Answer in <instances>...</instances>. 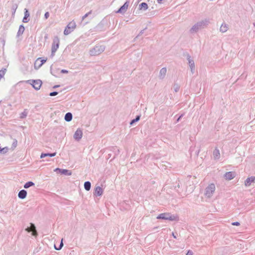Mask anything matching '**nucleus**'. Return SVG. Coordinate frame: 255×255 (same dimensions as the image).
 Listing matches in <instances>:
<instances>
[{
    "instance_id": "obj_4",
    "label": "nucleus",
    "mask_w": 255,
    "mask_h": 255,
    "mask_svg": "<svg viewBox=\"0 0 255 255\" xmlns=\"http://www.w3.org/2000/svg\"><path fill=\"white\" fill-rule=\"evenodd\" d=\"M105 48L103 45H97L90 50V55L92 56H97L104 51Z\"/></svg>"
},
{
    "instance_id": "obj_24",
    "label": "nucleus",
    "mask_w": 255,
    "mask_h": 255,
    "mask_svg": "<svg viewBox=\"0 0 255 255\" xmlns=\"http://www.w3.org/2000/svg\"><path fill=\"white\" fill-rule=\"evenodd\" d=\"M139 7L140 9H143L145 10L148 8V5L145 2H142L139 4Z\"/></svg>"
},
{
    "instance_id": "obj_32",
    "label": "nucleus",
    "mask_w": 255,
    "mask_h": 255,
    "mask_svg": "<svg viewBox=\"0 0 255 255\" xmlns=\"http://www.w3.org/2000/svg\"><path fill=\"white\" fill-rule=\"evenodd\" d=\"M17 141L16 139H14L12 143V147L15 148L17 146Z\"/></svg>"
},
{
    "instance_id": "obj_8",
    "label": "nucleus",
    "mask_w": 255,
    "mask_h": 255,
    "mask_svg": "<svg viewBox=\"0 0 255 255\" xmlns=\"http://www.w3.org/2000/svg\"><path fill=\"white\" fill-rule=\"evenodd\" d=\"M187 58L188 61V64L189 65V67L191 69V71L192 73H194L195 70V64L194 61L192 58H191V57L189 54H187Z\"/></svg>"
},
{
    "instance_id": "obj_29",
    "label": "nucleus",
    "mask_w": 255,
    "mask_h": 255,
    "mask_svg": "<svg viewBox=\"0 0 255 255\" xmlns=\"http://www.w3.org/2000/svg\"><path fill=\"white\" fill-rule=\"evenodd\" d=\"M5 69L4 70H0V79L4 76L5 73Z\"/></svg>"
},
{
    "instance_id": "obj_13",
    "label": "nucleus",
    "mask_w": 255,
    "mask_h": 255,
    "mask_svg": "<svg viewBox=\"0 0 255 255\" xmlns=\"http://www.w3.org/2000/svg\"><path fill=\"white\" fill-rule=\"evenodd\" d=\"M129 5V2L127 1L123 6H122L117 11V13H125L127 10L128 9V8Z\"/></svg>"
},
{
    "instance_id": "obj_22",
    "label": "nucleus",
    "mask_w": 255,
    "mask_h": 255,
    "mask_svg": "<svg viewBox=\"0 0 255 255\" xmlns=\"http://www.w3.org/2000/svg\"><path fill=\"white\" fill-rule=\"evenodd\" d=\"M65 120L67 122H70L72 119V114L71 113H67L66 114L65 117Z\"/></svg>"
},
{
    "instance_id": "obj_19",
    "label": "nucleus",
    "mask_w": 255,
    "mask_h": 255,
    "mask_svg": "<svg viewBox=\"0 0 255 255\" xmlns=\"http://www.w3.org/2000/svg\"><path fill=\"white\" fill-rule=\"evenodd\" d=\"M27 195V192L26 190L23 189L20 190L18 194V197L19 198L23 199L26 198Z\"/></svg>"
},
{
    "instance_id": "obj_40",
    "label": "nucleus",
    "mask_w": 255,
    "mask_h": 255,
    "mask_svg": "<svg viewBox=\"0 0 255 255\" xmlns=\"http://www.w3.org/2000/svg\"><path fill=\"white\" fill-rule=\"evenodd\" d=\"M186 255H193V252L191 251H188Z\"/></svg>"
},
{
    "instance_id": "obj_3",
    "label": "nucleus",
    "mask_w": 255,
    "mask_h": 255,
    "mask_svg": "<svg viewBox=\"0 0 255 255\" xmlns=\"http://www.w3.org/2000/svg\"><path fill=\"white\" fill-rule=\"evenodd\" d=\"M157 219H163L169 221H177L178 217L177 216L171 215L170 213H164L158 215L156 217Z\"/></svg>"
},
{
    "instance_id": "obj_33",
    "label": "nucleus",
    "mask_w": 255,
    "mask_h": 255,
    "mask_svg": "<svg viewBox=\"0 0 255 255\" xmlns=\"http://www.w3.org/2000/svg\"><path fill=\"white\" fill-rule=\"evenodd\" d=\"M92 12V10L90 11L89 12L86 13L83 17L82 20H84L85 18H86Z\"/></svg>"
},
{
    "instance_id": "obj_20",
    "label": "nucleus",
    "mask_w": 255,
    "mask_h": 255,
    "mask_svg": "<svg viewBox=\"0 0 255 255\" xmlns=\"http://www.w3.org/2000/svg\"><path fill=\"white\" fill-rule=\"evenodd\" d=\"M25 30V28L23 25H20L19 27V29L18 30V32L17 33V36L19 37V36L21 35Z\"/></svg>"
},
{
    "instance_id": "obj_17",
    "label": "nucleus",
    "mask_w": 255,
    "mask_h": 255,
    "mask_svg": "<svg viewBox=\"0 0 255 255\" xmlns=\"http://www.w3.org/2000/svg\"><path fill=\"white\" fill-rule=\"evenodd\" d=\"M166 72H167L166 68L164 67V68H162V69H161L160 70V72H159V76H158L159 79H164L166 75Z\"/></svg>"
},
{
    "instance_id": "obj_27",
    "label": "nucleus",
    "mask_w": 255,
    "mask_h": 255,
    "mask_svg": "<svg viewBox=\"0 0 255 255\" xmlns=\"http://www.w3.org/2000/svg\"><path fill=\"white\" fill-rule=\"evenodd\" d=\"M140 116H137L135 118V119L132 120L131 122H130V125H132L134 123L138 121L140 119Z\"/></svg>"
},
{
    "instance_id": "obj_12",
    "label": "nucleus",
    "mask_w": 255,
    "mask_h": 255,
    "mask_svg": "<svg viewBox=\"0 0 255 255\" xmlns=\"http://www.w3.org/2000/svg\"><path fill=\"white\" fill-rule=\"evenodd\" d=\"M54 171H56L58 173H61V174L67 175H71L72 174L71 171L67 169H62L57 168L54 170Z\"/></svg>"
},
{
    "instance_id": "obj_26",
    "label": "nucleus",
    "mask_w": 255,
    "mask_h": 255,
    "mask_svg": "<svg viewBox=\"0 0 255 255\" xmlns=\"http://www.w3.org/2000/svg\"><path fill=\"white\" fill-rule=\"evenodd\" d=\"M27 112L26 111V110H24V111L20 114V118L21 119L25 118L27 116Z\"/></svg>"
},
{
    "instance_id": "obj_10",
    "label": "nucleus",
    "mask_w": 255,
    "mask_h": 255,
    "mask_svg": "<svg viewBox=\"0 0 255 255\" xmlns=\"http://www.w3.org/2000/svg\"><path fill=\"white\" fill-rule=\"evenodd\" d=\"M30 227H27L25 230L27 232H32V235L34 236H35L37 235V232H36V228H35V226H34V225L32 223H30Z\"/></svg>"
},
{
    "instance_id": "obj_37",
    "label": "nucleus",
    "mask_w": 255,
    "mask_h": 255,
    "mask_svg": "<svg viewBox=\"0 0 255 255\" xmlns=\"http://www.w3.org/2000/svg\"><path fill=\"white\" fill-rule=\"evenodd\" d=\"M63 246V242H62V240L61 242L60 243L59 248H56V247L55 246V248L57 250H60L61 249V248Z\"/></svg>"
},
{
    "instance_id": "obj_15",
    "label": "nucleus",
    "mask_w": 255,
    "mask_h": 255,
    "mask_svg": "<svg viewBox=\"0 0 255 255\" xmlns=\"http://www.w3.org/2000/svg\"><path fill=\"white\" fill-rule=\"evenodd\" d=\"M255 182V176H252L250 177H248L245 182V184L246 186H250L251 184L253 182Z\"/></svg>"
},
{
    "instance_id": "obj_23",
    "label": "nucleus",
    "mask_w": 255,
    "mask_h": 255,
    "mask_svg": "<svg viewBox=\"0 0 255 255\" xmlns=\"http://www.w3.org/2000/svg\"><path fill=\"white\" fill-rule=\"evenodd\" d=\"M91 183L89 181H86L84 183V188L87 191H89L91 189Z\"/></svg>"
},
{
    "instance_id": "obj_35",
    "label": "nucleus",
    "mask_w": 255,
    "mask_h": 255,
    "mask_svg": "<svg viewBox=\"0 0 255 255\" xmlns=\"http://www.w3.org/2000/svg\"><path fill=\"white\" fill-rule=\"evenodd\" d=\"M28 17L24 16L22 21L24 23L28 22L29 20V19L28 18Z\"/></svg>"
},
{
    "instance_id": "obj_21",
    "label": "nucleus",
    "mask_w": 255,
    "mask_h": 255,
    "mask_svg": "<svg viewBox=\"0 0 255 255\" xmlns=\"http://www.w3.org/2000/svg\"><path fill=\"white\" fill-rule=\"evenodd\" d=\"M56 154V152H54V153H42L41 155H40V158H43L45 157H46V156H50V157H53L54 156H55Z\"/></svg>"
},
{
    "instance_id": "obj_31",
    "label": "nucleus",
    "mask_w": 255,
    "mask_h": 255,
    "mask_svg": "<svg viewBox=\"0 0 255 255\" xmlns=\"http://www.w3.org/2000/svg\"><path fill=\"white\" fill-rule=\"evenodd\" d=\"M29 13L28 12V10L27 9L25 8L24 9V16L25 17H29Z\"/></svg>"
},
{
    "instance_id": "obj_14",
    "label": "nucleus",
    "mask_w": 255,
    "mask_h": 255,
    "mask_svg": "<svg viewBox=\"0 0 255 255\" xmlns=\"http://www.w3.org/2000/svg\"><path fill=\"white\" fill-rule=\"evenodd\" d=\"M103 193V189L100 186H97L95 188L94 194L96 196H100Z\"/></svg>"
},
{
    "instance_id": "obj_16",
    "label": "nucleus",
    "mask_w": 255,
    "mask_h": 255,
    "mask_svg": "<svg viewBox=\"0 0 255 255\" xmlns=\"http://www.w3.org/2000/svg\"><path fill=\"white\" fill-rule=\"evenodd\" d=\"M213 155L215 160H218L220 158V151L217 147L213 151Z\"/></svg>"
},
{
    "instance_id": "obj_45",
    "label": "nucleus",
    "mask_w": 255,
    "mask_h": 255,
    "mask_svg": "<svg viewBox=\"0 0 255 255\" xmlns=\"http://www.w3.org/2000/svg\"><path fill=\"white\" fill-rule=\"evenodd\" d=\"M59 87V86H58V85H56V86H54V87H53V88H57V87Z\"/></svg>"
},
{
    "instance_id": "obj_1",
    "label": "nucleus",
    "mask_w": 255,
    "mask_h": 255,
    "mask_svg": "<svg viewBox=\"0 0 255 255\" xmlns=\"http://www.w3.org/2000/svg\"><path fill=\"white\" fill-rule=\"evenodd\" d=\"M209 23L210 21L209 19H204L199 21L192 26L190 29V32L191 33L197 32L199 30L206 27Z\"/></svg>"
},
{
    "instance_id": "obj_28",
    "label": "nucleus",
    "mask_w": 255,
    "mask_h": 255,
    "mask_svg": "<svg viewBox=\"0 0 255 255\" xmlns=\"http://www.w3.org/2000/svg\"><path fill=\"white\" fill-rule=\"evenodd\" d=\"M40 61H41V63L39 65V67H40L47 60V59H42L41 58H39L37 59V61L38 60H40Z\"/></svg>"
},
{
    "instance_id": "obj_2",
    "label": "nucleus",
    "mask_w": 255,
    "mask_h": 255,
    "mask_svg": "<svg viewBox=\"0 0 255 255\" xmlns=\"http://www.w3.org/2000/svg\"><path fill=\"white\" fill-rule=\"evenodd\" d=\"M60 45V38L58 36H55L53 38L52 43L51 45V57L54 56L56 52L58 50Z\"/></svg>"
},
{
    "instance_id": "obj_36",
    "label": "nucleus",
    "mask_w": 255,
    "mask_h": 255,
    "mask_svg": "<svg viewBox=\"0 0 255 255\" xmlns=\"http://www.w3.org/2000/svg\"><path fill=\"white\" fill-rule=\"evenodd\" d=\"M58 94V92H53L50 93L49 95L50 96H54Z\"/></svg>"
},
{
    "instance_id": "obj_44",
    "label": "nucleus",
    "mask_w": 255,
    "mask_h": 255,
    "mask_svg": "<svg viewBox=\"0 0 255 255\" xmlns=\"http://www.w3.org/2000/svg\"><path fill=\"white\" fill-rule=\"evenodd\" d=\"M178 90H179V88L178 87H177L175 89V91L176 92H177L178 91Z\"/></svg>"
},
{
    "instance_id": "obj_6",
    "label": "nucleus",
    "mask_w": 255,
    "mask_h": 255,
    "mask_svg": "<svg viewBox=\"0 0 255 255\" xmlns=\"http://www.w3.org/2000/svg\"><path fill=\"white\" fill-rule=\"evenodd\" d=\"M25 82L32 85L36 90L40 89L42 83L40 80H28L25 81Z\"/></svg>"
},
{
    "instance_id": "obj_18",
    "label": "nucleus",
    "mask_w": 255,
    "mask_h": 255,
    "mask_svg": "<svg viewBox=\"0 0 255 255\" xmlns=\"http://www.w3.org/2000/svg\"><path fill=\"white\" fill-rule=\"evenodd\" d=\"M228 29H229L228 25L227 23L224 22L222 24V25L220 26V31L222 33H224V32H226V31H227Z\"/></svg>"
},
{
    "instance_id": "obj_41",
    "label": "nucleus",
    "mask_w": 255,
    "mask_h": 255,
    "mask_svg": "<svg viewBox=\"0 0 255 255\" xmlns=\"http://www.w3.org/2000/svg\"><path fill=\"white\" fill-rule=\"evenodd\" d=\"M183 116V114H182L181 115H180V116H179V117L177 119V122H178L180 121V120L181 119V118Z\"/></svg>"
},
{
    "instance_id": "obj_11",
    "label": "nucleus",
    "mask_w": 255,
    "mask_h": 255,
    "mask_svg": "<svg viewBox=\"0 0 255 255\" xmlns=\"http://www.w3.org/2000/svg\"><path fill=\"white\" fill-rule=\"evenodd\" d=\"M236 176V173L233 171L226 172L224 175V177L226 180H230L233 179Z\"/></svg>"
},
{
    "instance_id": "obj_38",
    "label": "nucleus",
    "mask_w": 255,
    "mask_h": 255,
    "mask_svg": "<svg viewBox=\"0 0 255 255\" xmlns=\"http://www.w3.org/2000/svg\"><path fill=\"white\" fill-rule=\"evenodd\" d=\"M44 17L45 19H47L49 17V13L48 12H45L44 14Z\"/></svg>"
},
{
    "instance_id": "obj_39",
    "label": "nucleus",
    "mask_w": 255,
    "mask_h": 255,
    "mask_svg": "<svg viewBox=\"0 0 255 255\" xmlns=\"http://www.w3.org/2000/svg\"><path fill=\"white\" fill-rule=\"evenodd\" d=\"M232 224L234 226H239L240 225V223L238 222H233Z\"/></svg>"
},
{
    "instance_id": "obj_43",
    "label": "nucleus",
    "mask_w": 255,
    "mask_h": 255,
    "mask_svg": "<svg viewBox=\"0 0 255 255\" xmlns=\"http://www.w3.org/2000/svg\"><path fill=\"white\" fill-rule=\"evenodd\" d=\"M172 236L173 237V238L174 239H176L177 238L176 236L174 235V233H172Z\"/></svg>"
},
{
    "instance_id": "obj_42",
    "label": "nucleus",
    "mask_w": 255,
    "mask_h": 255,
    "mask_svg": "<svg viewBox=\"0 0 255 255\" xmlns=\"http://www.w3.org/2000/svg\"><path fill=\"white\" fill-rule=\"evenodd\" d=\"M61 73H68V71L66 70H61Z\"/></svg>"
},
{
    "instance_id": "obj_7",
    "label": "nucleus",
    "mask_w": 255,
    "mask_h": 255,
    "mask_svg": "<svg viewBox=\"0 0 255 255\" xmlns=\"http://www.w3.org/2000/svg\"><path fill=\"white\" fill-rule=\"evenodd\" d=\"M76 27V24L75 22L73 20L70 22L66 27L64 31V34L65 35H68L71 33Z\"/></svg>"
},
{
    "instance_id": "obj_46",
    "label": "nucleus",
    "mask_w": 255,
    "mask_h": 255,
    "mask_svg": "<svg viewBox=\"0 0 255 255\" xmlns=\"http://www.w3.org/2000/svg\"><path fill=\"white\" fill-rule=\"evenodd\" d=\"M44 38H45V39H47V35L45 36H44Z\"/></svg>"
},
{
    "instance_id": "obj_5",
    "label": "nucleus",
    "mask_w": 255,
    "mask_h": 255,
    "mask_svg": "<svg viewBox=\"0 0 255 255\" xmlns=\"http://www.w3.org/2000/svg\"><path fill=\"white\" fill-rule=\"evenodd\" d=\"M216 187L214 184H209L205 190V196L207 198H210L212 197L215 192Z\"/></svg>"
},
{
    "instance_id": "obj_47",
    "label": "nucleus",
    "mask_w": 255,
    "mask_h": 255,
    "mask_svg": "<svg viewBox=\"0 0 255 255\" xmlns=\"http://www.w3.org/2000/svg\"><path fill=\"white\" fill-rule=\"evenodd\" d=\"M254 26L255 27V22L253 23Z\"/></svg>"
},
{
    "instance_id": "obj_9",
    "label": "nucleus",
    "mask_w": 255,
    "mask_h": 255,
    "mask_svg": "<svg viewBox=\"0 0 255 255\" xmlns=\"http://www.w3.org/2000/svg\"><path fill=\"white\" fill-rule=\"evenodd\" d=\"M82 136L83 131L82 129L78 128L75 132L73 135V137L76 140L79 141L82 138Z\"/></svg>"
},
{
    "instance_id": "obj_25",
    "label": "nucleus",
    "mask_w": 255,
    "mask_h": 255,
    "mask_svg": "<svg viewBox=\"0 0 255 255\" xmlns=\"http://www.w3.org/2000/svg\"><path fill=\"white\" fill-rule=\"evenodd\" d=\"M34 185V183L32 181H28L24 185V188H28Z\"/></svg>"
},
{
    "instance_id": "obj_34",
    "label": "nucleus",
    "mask_w": 255,
    "mask_h": 255,
    "mask_svg": "<svg viewBox=\"0 0 255 255\" xmlns=\"http://www.w3.org/2000/svg\"><path fill=\"white\" fill-rule=\"evenodd\" d=\"M7 151V148H1V147H0V153L3 152V153H5V152H6Z\"/></svg>"
},
{
    "instance_id": "obj_30",
    "label": "nucleus",
    "mask_w": 255,
    "mask_h": 255,
    "mask_svg": "<svg viewBox=\"0 0 255 255\" xmlns=\"http://www.w3.org/2000/svg\"><path fill=\"white\" fill-rule=\"evenodd\" d=\"M17 8V5L16 4L12 5L11 9L12 10V14H14Z\"/></svg>"
}]
</instances>
